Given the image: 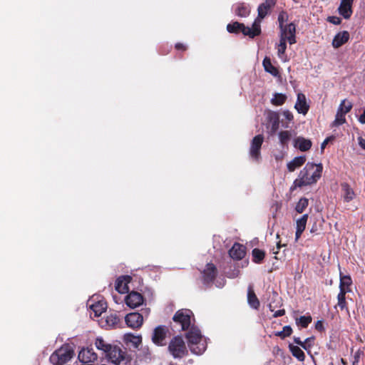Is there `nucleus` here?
Wrapping results in <instances>:
<instances>
[{"mask_svg": "<svg viewBox=\"0 0 365 365\" xmlns=\"http://www.w3.org/2000/svg\"><path fill=\"white\" fill-rule=\"evenodd\" d=\"M322 166L321 164L316 165L308 163L302 170L300 171L299 179L294 181L296 186L302 187L304 185L315 183L321 177Z\"/></svg>", "mask_w": 365, "mask_h": 365, "instance_id": "obj_1", "label": "nucleus"}, {"mask_svg": "<svg viewBox=\"0 0 365 365\" xmlns=\"http://www.w3.org/2000/svg\"><path fill=\"white\" fill-rule=\"evenodd\" d=\"M186 337L190 351L197 355L202 354L206 349V340L202 338L200 331L192 327L187 332Z\"/></svg>", "mask_w": 365, "mask_h": 365, "instance_id": "obj_2", "label": "nucleus"}, {"mask_svg": "<svg viewBox=\"0 0 365 365\" xmlns=\"http://www.w3.org/2000/svg\"><path fill=\"white\" fill-rule=\"evenodd\" d=\"M108 360L115 365H132V359L125 349L113 346L106 356Z\"/></svg>", "mask_w": 365, "mask_h": 365, "instance_id": "obj_3", "label": "nucleus"}, {"mask_svg": "<svg viewBox=\"0 0 365 365\" xmlns=\"http://www.w3.org/2000/svg\"><path fill=\"white\" fill-rule=\"evenodd\" d=\"M227 29L230 33L242 31L244 35L249 36L251 38H254L261 32L259 22H258L257 20L254 21L252 27L245 26L242 24L235 22L233 24H228Z\"/></svg>", "mask_w": 365, "mask_h": 365, "instance_id": "obj_4", "label": "nucleus"}, {"mask_svg": "<svg viewBox=\"0 0 365 365\" xmlns=\"http://www.w3.org/2000/svg\"><path fill=\"white\" fill-rule=\"evenodd\" d=\"M73 355V351L68 345L62 346L50 356V361L53 365H62L68 361Z\"/></svg>", "mask_w": 365, "mask_h": 365, "instance_id": "obj_5", "label": "nucleus"}, {"mask_svg": "<svg viewBox=\"0 0 365 365\" xmlns=\"http://www.w3.org/2000/svg\"><path fill=\"white\" fill-rule=\"evenodd\" d=\"M168 349L174 358H182L187 353L185 344L180 336L173 338L170 342Z\"/></svg>", "mask_w": 365, "mask_h": 365, "instance_id": "obj_6", "label": "nucleus"}, {"mask_svg": "<svg viewBox=\"0 0 365 365\" xmlns=\"http://www.w3.org/2000/svg\"><path fill=\"white\" fill-rule=\"evenodd\" d=\"M193 317L192 311L187 309L178 310L173 316V321L181 325L182 329L185 330L188 329L192 322V317Z\"/></svg>", "mask_w": 365, "mask_h": 365, "instance_id": "obj_7", "label": "nucleus"}, {"mask_svg": "<svg viewBox=\"0 0 365 365\" xmlns=\"http://www.w3.org/2000/svg\"><path fill=\"white\" fill-rule=\"evenodd\" d=\"M264 140L262 135H256L252 140L250 148V157L252 160L259 161L260 159V149Z\"/></svg>", "mask_w": 365, "mask_h": 365, "instance_id": "obj_8", "label": "nucleus"}, {"mask_svg": "<svg viewBox=\"0 0 365 365\" xmlns=\"http://www.w3.org/2000/svg\"><path fill=\"white\" fill-rule=\"evenodd\" d=\"M280 38H284V40L288 41L291 45L296 43V26L293 23L285 26L280 23Z\"/></svg>", "mask_w": 365, "mask_h": 365, "instance_id": "obj_9", "label": "nucleus"}, {"mask_svg": "<svg viewBox=\"0 0 365 365\" xmlns=\"http://www.w3.org/2000/svg\"><path fill=\"white\" fill-rule=\"evenodd\" d=\"M125 321L129 327L137 329L142 326L143 318L140 314L133 312L125 316Z\"/></svg>", "mask_w": 365, "mask_h": 365, "instance_id": "obj_10", "label": "nucleus"}, {"mask_svg": "<svg viewBox=\"0 0 365 365\" xmlns=\"http://www.w3.org/2000/svg\"><path fill=\"white\" fill-rule=\"evenodd\" d=\"M166 327L165 326H158L157 327L153 333L152 341L154 344L162 346L163 345V341L165 339L166 336Z\"/></svg>", "mask_w": 365, "mask_h": 365, "instance_id": "obj_11", "label": "nucleus"}, {"mask_svg": "<svg viewBox=\"0 0 365 365\" xmlns=\"http://www.w3.org/2000/svg\"><path fill=\"white\" fill-rule=\"evenodd\" d=\"M78 358L81 362L88 364L96 360L97 355L93 349L87 348L80 351Z\"/></svg>", "mask_w": 365, "mask_h": 365, "instance_id": "obj_12", "label": "nucleus"}, {"mask_svg": "<svg viewBox=\"0 0 365 365\" xmlns=\"http://www.w3.org/2000/svg\"><path fill=\"white\" fill-rule=\"evenodd\" d=\"M143 302V296L135 292H130L125 298L126 304L133 309L142 304Z\"/></svg>", "mask_w": 365, "mask_h": 365, "instance_id": "obj_13", "label": "nucleus"}, {"mask_svg": "<svg viewBox=\"0 0 365 365\" xmlns=\"http://www.w3.org/2000/svg\"><path fill=\"white\" fill-rule=\"evenodd\" d=\"M130 280L131 277L130 276H121L118 277L115 282V290L120 294L128 292L129 291L128 283Z\"/></svg>", "mask_w": 365, "mask_h": 365, "instance_id": "obj_14", "label": "nucleus"}, {"mask_svg": "<svg viewBox=\"0 0 365 365\" xmlns=\"http://www.w3.org/2000/svg\"><path fill=\"white\" fill-rule=\"evenodd\" d=\"M354 0H341L340 6L338 9L340 15L344 19H349L352 14V4Z\"/></svg>", "mask_w": 365, "mask_h": 365, "instance_id": "obj_15", "label": "nucleus"}, {"mask_svg": "<svg viewBox=\"0 0 365 365\" xmlns=\"http://www.w3.org/2000/svg\"><path fill=\"white\" fill-rule=\"evenodd\" d=\"M229 255L234 259H241L245 255V247L239 243H235L229 250Z\"/></svg>", "mask_w": 365, "mask_h": 365, "instance_id": "obj_16", "label": "nucleus"}, {"mask_svg": "<svg viewBox=\"0 0 365 365\" xmlns=\"http://www.w3.org/2000/svg\"><path fill=\"white\" fill-rule=\"evenodd\" d=\"M275 2L274 0H266L264 3L261 4L258 7V17L256 20L260 23L261 19L264 18L267 14L269 10L274 6Z\"/></svg>", "mask_w": 365, "mask_h": 365, "instance_id": "obj_17", "label": "nucleus"}, {"mask_svg": "<svg viewBox=\"0 0 365 365\" xmlns=\"http://www.w3.org/2000/svg\"><path fill=\"white\" fill-rule=\"evenodd\" d=\"M120 319L116 314H110L108 315L105 319H101L100 324L102 327L106 329H110L115 327Z\"/></svg>", "mask_w": 365, "mask_h": 365, "instance_id": "obj_18", "label": "nucleus"}, {"mask_svg": "<svg viewBox=\"0 0 365 365\" xmlns=\"http://www.w3.org/2000/svg\"><path fill=\"white\" fill-rule=\"evenodd\" d=\"M308 220V214L303 215L299 219L296 221V233L295 240L297 241L301 235L304 232L306 227L307 222Z\"/></svg>", "mask_w": 365, "mask_h": 365, "instance_id": "obj_19", "label": "nucleus"}, {"mask_svg": "<svg viewBox=\"0 0 365 365\" xmlns=\"http://www.w3.org/2000/svg\"><path fill=\"white\" fill-rule=\"evenodd\" d=\"M294 108L299 113L306 114L307 113L309 106L306 102V97L303 93H298Z\"/></svg>", "mask_w": 365, "mask_h": 365, "instance_id": "obj_20", "label": "nucleus"}, {"mask_svg": "<svg viewBox=\"0 0 365 365\" xmlns=\"http://www.w3.org/2000/svg\"><path fill=\"white\" fill-rule=\"evenodd\" d=\"M123 341L127 345H131L137 349L142 342V337L140 335L127 333L123 336Z\"/></svg>", "mask_w": 365, "mask_h": 365, "instance_id": "obj_21", "label": "nucleus"}, {"mask_svg": "<svg viewBox=\"0 0 365 365\" xmlns=\"http://www.w3.org/2000/svg\"><path fill=\"white\" fill-rule=\"evenodd\" d=\"M349 38V34L344 31L342 32L338 33L334 38L332 41L333 47L337 48L341 46L344 44Z\"/></svg>", "mask_w": 365, "mask_h": 365, "instance_id": "obj_22", "label": "nucleus"}, {"mask_svg": "<svg viewBox=\"0 0 365 365\" xmlns=\"http://www.w3.org/2000/svg\"><path fill=\"white\" fill-rule=\"evenodd\" d=\"M294 146L301 151H307L310 149L312 142L302 137H298L294 140Z\"/></svg>", "mask_w": 365, "mask_h": 365, "instance_id": "obj_23", "label": "nucleus"}, {"mask_svg": "<svg viewBox=\"0 0 365 365\" xmlns=\"http://www.w3.org/2000/svg\"><path fill=\"white\" fill-rule=\"evenodd\" d=\"M216 276V268L213 264L208 263L206 269L203 272L204 280L206 282H210L214 279Z\"/></svg>", "mask_w": 365, "mask_h": 365, "instance_id": "obj_24", "label": "nucleus"}, {"mask_svg": "<svg viewBox=\"0 0 365 365\" xmlns=\"http://www.w3.org/2000/svg\"><path fill=\"white\" fill-rule=\"evenodd\" d=\"M88 306L96 317L101 316L106 309V304L102 301H98L95 304H88Z\"/></svg>", "mask_w": 365, "mask_h": 365, "instance_id": "obj_25", "label": "nucleus"}, {"mask_svg": "<svg viewBox=\"0 0 365 365\" xmlns=\"http://www.w3.org/2000/svg\"><path fill=\"white\" fill-rule=\"evenodd\" d=\"M262 65L266 72L270 73L274 77L279 76L277 68L272 64L271 60L269 57H265L264 58Z\"/></svg>", "mask_w": 365, "mask_h": 365, "instance_id": "obj_26", "label": "nucleus"}, {"mask_svg": "<svg viewBox=\"0 0 365 365\" xmlns=\"http://www.w3.org/2000/svg\"><path fill=\"white\" fill-rule=\"evenodd\" d=\"M247 302L249 305L255 309H257L259 307V302L251 287H249L247 291Z\"/></svg>", "mask_w": 365, "mask_h": 365, "instance_id": "obj_27", "label": "nucleus"}, {"mask_svg": "<svg viewBox=\"0 0 365 365\" xmlns=\"http://www.w3.org/2000/svg\"><path fill=\"white\" fill-rule=\"evenodd\" d=\"M305 161L306 158L304 155L296 157L292 161L288 163L287 169L289 170V171L292 172L297 168L302 166L305 163Z\"/></svg>", "mask_w": 365, "mask_h": 365, "instance_id": "obj_28", "label": "nucleus"}, {"mask_svg": "<svg viewBox=\"0 0 365 365\" xmlns=\"http://www.w3.org/2000/svg\"><path fill=\"white\" fill-rule=\"evenodd\" d=\"M341 188L344 200L349 202L353 200L354 197V192L351 187L347 183H343L341 185Z\"/></svg>", "mask_w": 365, "mask_h": 365, "instance_id": "obj_29", "label": "nucleus"}, {"mask_svg": "<svg viewBox=\"0 0 365 365\" xmlns=\"http://www.w3.org/2000/svg\"><path fill=\"white\" fill-rule=\"evenodd\" d=\"M95 345L98 349L103 351L106 354V356L108 351H110V349L113 347V346L107 344L101 337H98L96 339Z\"/></svg>", "mask_w": 365, "mask_h": 365, "instance_id": "obj_30", "label": "nucleus"}, {"mask_svg": "<svg viewBox=\"0 0 365 365\" xmlns=\"http://www.w3.org/2000/svg\"><path fill=\"white\" fill-rule=\"evenodd\" d=\"M250 12V7L245 4L242 3L237 5L235 13L238 16L246 17L249 15Z\"/></svg>", "mask_w": 365, "mask_h": 365, "instance_id": "obj_31", "label": "nucleus"}, {"mask_svg": "<svg viewBox=\"0 0 365 365\" xmlns=\"http://www.w3.org/2000/svg\"><path fill=\"white\" fill-rule=\"evenodd\" d=\"M290 351L292 355L296 357L299 361H303L305 358L304 351L297 346L289 345Z\"/></svg>", "mask_w": 365, "mask_h": 365, "instance_id": "obj_32", "label": "nucleus"}, {"mask_svg": "<svg viewBox=\"0 0 365 365\" xmlns=\"http://www.w3.org/2000/svg\"><path fill=\"white\" fill-rule=\"evenodd\" d=\"M292 132L289 130H284L279 133V139L280 143L284 146L287 145L292 138Z\"/></svg>", "mask_w": 365, "mask_h": 365, "instance_id": "obj_33", "label": "nucleus"}, {"mask_svg": "<svg viewBox=\"0 0 365 365\" xmlns=\"http://www.w3.org/2000/svg\"><path fill=\"white\" fill-rule=\"evenodd\" d=\"M351 284V279L349 276H342L340 274V284L339 288L340 290L344 289V291H346V292L349 291V287Z\"/></svg>", "mask_w": 365, "mask_h": 365, "instance_id": "obj_34", "label": "nucleus"}, {"mask_svg": "<svg viewBox=\"0 0 365 365\" xmlns=\"http://www.w3.org/2000/svg\"><path fill=\"white\" fill-rule=\"evenodd\" d=\"M252 258H253V262H255V263H261L262 262V260L264 259V252L259 250V249H254L252 250Z\"/></svg>", "mask_w": 365, "mask_h": 365, "instance_id": "obj_35", "label": "nucleus"}, {"mask_svg": "<svg viewBox=\"0 0 365 365\" xmlns=\"http://www.w3.org/2000/svg\"><path fill=\"white\" fill-rule=\"evenodd\" d=\"M296 324L302 328H306L312 322L311 316H302L296 318Z\"/></svg>", "mask_w": 365, "mask_h": 365, "instance_id": "obj_36", "label": "nucleus"}, {"mask_svg": "<svg viewBox=\"0 0 365 365\" xmlns=\"http://www.w3.org/2000/svg\"><path fill=\"white\" fill-rule=\"evenodd\" d=\"M309 204L308 199L305 197L301 198L297 202L295 210L298 213H302L305 209L307 207Z\"/></svg>", "mask_w": 365, "mask_h": 365, "instance_id": "obj_37", "label": "nucleus"}, {"mask_svg": "<svg viewBox=\"0 0 365 365\" xmlns=\"http://www.w3.org/2000/svg\"><path fill=\"white\" fill-rule=\"evenodd\" d=\"M286 98V96L282 93H275L271 102L273 105L281 106L285 102Z\"/></svg>", "mask_w": 365, "mask_h": 365, "instance_id": "obj_38", "label": "nucleus"}, {"mask_svg": "<svg viewBox=\"0 0 365 365\" xmlns=\"http://www.w3.org/2000/svg\"><path fill=\"white\" fill-rule=\"evenodd\" d=\"M345 115H346L345 113L341 112V110H340L338 108L336 114L335 120L333 122V125L338 126V125H342L343 123H344L346 121Z\"/></svg>", "mask_w": 365, "mask_h": 365, "instance_id": "obj_39", "label": "nucleus"}, {"mask_svg": "<svg viewBox=\"0 0 365 365\" xmlns=\"http://www.w3.org/2000/svg\"><path fill=\"white\" fill-rule=\"evenodd\" d=\"M346 293V291H344V289H341V290H340V292L337 296V299H338L337 305L341 309H343L346 307V300H345Z\"/></svg>", "mask_w": 365, "mask_h": 365, "instance_id": "obj_40", "label": "nucleus"}, {"mask_svg": "<svg viewBox=\"0 0 365 365\" xmlns=\"http://www.w3.org/2000/svg\"><path fill=\"white\" fill-rule=\"evenodd\" d=\"M352 108V103L346 99L343 100L339 107V109L344 113L346 114Z\"/></svg>", "mask_w": 365, "mask_h": 365, "instance_id": "obj_41", "label": "nucleus"}, {"mask_svg": "<svg viewBox=\"0 0 365 365\" xmlns=\"http://www.w3.org/2000/svg\"><path fill=\"white\" fill-rule=\"evenodd\" d=\"M287 45L286 41L284 38H280L279 43L277 46V53L279 58H282V56L284 54L286 51Z\"/></svg>", "mask_w": 365, "mask_h": 365, "instance_id": "obj_42", "label": "nucleus"}, {"mask_svg": "<svg viewBox=\"0 0 365 365\" xmlns=\"http://www.w3.org/2000/svg\"><path fill=\"white\" fill-rule=\"evenodd\" d=\"M292 329L289 326H285L283 328V330L279 331L276 335L281 336L282 338H284L286 336H289L292 334Z\"/></svg>", "mask_w": 365, "mask_h": 365, "instance_id": "obj_43", "label": "nucleus"}, {"mask_svg": "<svg viewBox=\"0 0 365 365\" xmlns=\"http://www.w3.org/2000/svg\"><path fill=\"white\" fill-rule=\"evenodd\" d=\"M283 115L288 121H292L294 118L292 113L289 110H284L283 112Z\"/></svg>", "mask_w": 365, "mask_h": 365, "instance_id": "obj_44", "label": "nucleus"}, {"mask_svg": "<svg viewBox=\"0 0 365 365\" xmlns=\"http://www.w3.org/2000/svg\"><path fill=\"white\" fill-rule=\"evenodd\" d=\"M328 21L335 25L339 24L341 21L338 17L336 16H330L328 18Z\"/></svg>", "mask_w": 365, "mask_h": 365, "instance_id": "obj_45", "label": "nucleus"}, {"mask_svg": "<svg viewBox=\"0 0 365 365\" xmlns=\"http://www.w3.org/2000/svg\"><path fill=\"white\" fill-rule=\"evenodd\" d=\"M294 342L298 344V345H300L302 346L304 349H307V346L305 344H304V341H302V340L300 339V338L299 337H294Z\"/></svg>", "mask_w": 365, "mask_h": 365, "instance_id": "obj_46", "label": "nucleus"}, {"mask_svg": "<svg viewBox=\"0 0 365 365\" xmlns=\"http://www.w3.org/2000/svg\"><path fill=\"white\" fill-rule=\"evenodd\" d=\"M358 143L359 146L365 150V139L361 137L358 138Z\"/></svg>", "mask_w": 365, "mask_h": 365, "instance_id": "obj_47", "label": "nucleus"}, {"mask_svg": "<svg viewBox=\"0 0 365 365\" xmlns=\"http://www.w3.org/2000/svg\"><path fill=\"white\" fill-rule=\"evenodd\" d=\"M332 138L331 137H329V138H327L324 142L322 143L321 145V150L322 151H323L325 148V147L327 146V145L328 144V143L329 142V140L331 139Z\"/></svg>", "mask_w": 365, "mask_h": 365, "instance_id": "obj_48", "label": "nucleus"}, {"mask_svg": "<svg viewBox=\"0 0 365 365\" xmlns=\"http://www.w3.org/2000/svg\"><path fill=\"white\" fill-rule=\"evenodd\" d=\"M284 314H285V311H284V309H279V310L276 311V312L274 313L273 316H274V317H278L283 316Z\"/></svg>", "mask_w": 365, "mask_h": 365, "instance_id": "obj_49", "label": "nucleus"}, {"mask_svg": "<svg viewBox=\"0 0 365 365\" xmlns=\"http://www.w3.org/2000/svg\"><path fill=\"white\" fill-rule=\"evenodd\" d=\"M359 121L361 124H365V109L364 110L363 113L359 116Z\"/></svg>", "mask_w": 365, "mask_h": 365, "instance_id": "obj_50", "label": "nucleus"}, {"mask_svg": "<svg viewBox=\"0 0 365 365\" xmlns=\"http://www.w3.org/2000/svg\"><path fill=\"white\" fill-rule=\"evenodd\" d=\"M314 340L313 338H307L304 341V344L307 346V349L311 346V342Z\"/></svg>", "mask_w": 365, "mask_h": 365, "instance_id": "obj_51", "label": "nucleus"}, {"mask_svg": "<svg viewBox=\"0 0 365 365\" xmlns=\"http://www.w3.org/2000/svg\"><path fill=\"white\" fill-rule=\"evenodd\" d=\"M175 48L177 49H182V50H185L186 48V47L183 44L180 43H176Z\"/></svg>", "mask_w": 365, "mask_h": 365, "instance_id": "obj_52", "label": "nucleus"}, {"mask_svg": "<svg viewBox=\"0 0 365 365\" xmlns=\"http://www.w3.org/2000/svg\"><path fill=\"white\" fill-rule=\"evenodd\" d=\"M316 329H322L323 328V325H322V323L320 322V321H318L316 324Z\"/></svg>", "mask_w": 365, "mask_h": 365, "instance_id": "obj_53", "label": "nucleus"}, {"mask_svg": "<svg viewBox=\"0 0 365 365\" xmlns=\"http://www.w3.org/2000/svg\"><path fill=\"white\" fill-rule=\"evenodd\" d=\"M283 16L282 15H279V24L282 23V24L283 25Z\"/></svg>", "mask_w": 365, "mask_h": 365, "instance_id": "obj_54", "label": "nucleus"}, {"mask_svg": "<svg viewBox=\"0 0 365 365\" xmlns=\"http://www.w3.org/2000/svg\"><path fill=\"white\" fill-rule=\"evenodd\" d=\"M277 123L275 122L273 125H272V130L274 131H275L277 130Z\"/></svg>", "mask_w": 365, "mask_h": 365, "instance_id": "obj_55", "label": "nucleus"}, {"mask_svg": "<svg viewBox=\"0 0 365 365\" xmlns=\"http://www.w3.org/2000/svg\"><path fill=\"white\" fill-rule=\"evenodd\" d=\"M269 309H270V310H271L272 312H273V311H274V310L272 309V305H271V304L269 305Z\"/></svg>", "mask_w": 365, "mask_h": 365, "instance_id": "obj_56", "label": "nucleus"}, {"mask_svg": "<svg viewBox=\"0 0 365 365\" xmlns=\"http://www.w3.org/2000/svg\"><path fill=\"white\" fill-rule=\"evenodd\" d=\"M328 365H334L332 362H330Z\"/></svg>", "mask_w": 365, "mask_h": 365, "instance_id": "obj_57", "label": "nucleus"}]
</instances>
